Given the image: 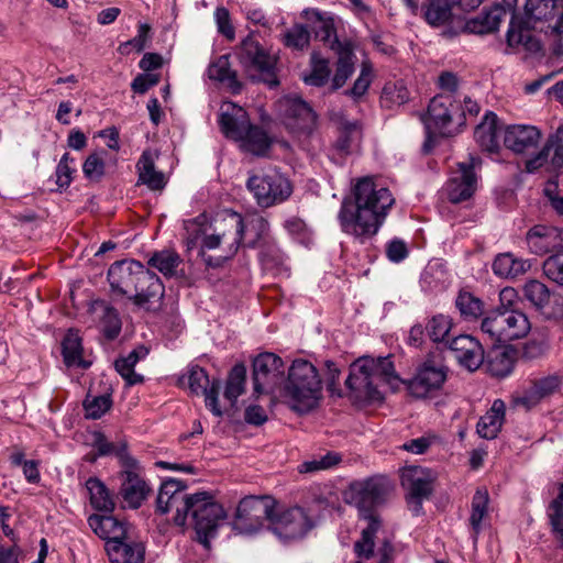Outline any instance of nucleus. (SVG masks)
I'll return each mask as SVG.
<instances>
[{"instance_id":"nucleus-1","label":"nucleus","mask_w":563,"mask_h":563,"mask_svg":"<svg viewBox=\"0 0 563 563\" xmlns=\"http://www.w3.org/2000/svg\"><path fill=\"white\" fill-rule=\"evenodd\" d=\"M394 203L387 187L376 185L374 178H356L351 184V195L341 202V230L364 243L378 233Z\"/></svg>"},{"instance_id":"nucleus-2","label":"nucleus","mask_w":563,"mask_h":563,"mask_svg":"<svg viewBox=\"0 0 563 563\" xmlns=\"http://www.w3.org/2000/svg\"><path fill=\"white\" fill-rule=\"evenodd\" d=\"M245 224L242 216L225 210L214 220L213 232L203 236L199 255L207 267L218 268L233 258L243 240Z\"/></svg>"},{"instance_id":"nucleus-3","label":"nucleus","mask_w":563,"mask_h":563,"mask_svg":"<svg viewBox=\"0 0 563 563\" xmlns=\"http://www.w3.org/2000/svg\"><path fill=\"white\" fill-rule=\"evenodd\" d=\"M284 397L289 407L306 413L317 407L322 390V382L314 365L306 360H295L288 369L284 384Z\"/></svg>"},{"instance_id":"nucleus-4","label":"nucleus","mask_w":563,"mask_h":563,"mask_svg":"<svg viewBox=\"0 0 563 563\" xmlns=\"http://www.w3.org/2000/svg\"><path fill=\"white\" fill-rule=\"evenodd\" d=\"M526 240L532 253H551L543 262V273L549 279L563 286V229L534 225L527 232Z\"/></svg>"},{"instance_id":"nucleus-5","label":"nucleus","mask_w":563,"mask_h":563,"mask_svg":"<svg viewBox=\"0 0 563 563\" xmlns=\"http://www.w3.org/2000/svg\"><path fill=\"white\" fill-rule=\"evenodd\" d=\"M189 515L194 521L197 540L209 548L210 539L216 536L220 522L227 517L223 507L210 493L198 492L194 494Z\"/></svg>"},{"instance_id":"nucleus-6","label":"nucleus","mask_w":563,"mask_h":563,"mask_svg":"<svg viewBox=\"0 0 563 563\" xmlns=\"http://www.w3.org/2000/svg\"><path fill=\"white\" fill-rule=\"evenodd\" d=\"M186 489L187 484L180 479H165L156 497L155 512L158 515L174 512L173 522L184 527L194 500V494H186Z\"/></svg>"},{"instance_id":"nucleus-7","label":"nucleus","mask_w":563,"mask_h":563,"mask_svg":"<svg viewBox=\"0 0 563 563\" xmlns=\"http://www.w3.org/2000/svg\"><path fill=\"white\" fill-rule=\"evenodd\" d=\"M275 499L269 496H249L243 498L236 508L232 527L239 533L252 534L271 523Z\"/></svg>"},{"instance_id":"nucleus-8","label":"nucleus","mask_w":563,"mask_h":563,"mask_svg":"<svg viewBox=\"0 0 563 563\" xmlns=\"http://www.w3.org/2000/svg\"><path fill=\"white\" fill-rule=\"evenodd\" d=\"M390 488V483L384 477L374 476L353 482L345 493V500L358 512H366V516H369V511H376V508L386 501Z\"/></svg>"},{"instance_id":"nucleus-9","label":"nucleus","mask_w":563,"mask_h":563,"mask_svg":"<svg viewBox=\"0 0 563 563\" xmlns=\"http://www.w3.org/2000/svg\"><path fill=\"white\" fill-rule=\"evenodd\" d=\"M242 63L247 67L253 81H261L269 87L278 85L276 76V57L271 55L257 41L247 37L242 42Z\"/></svg>"},{"instance_id":"nucleus-10","label":"nucleus","mask_w":563,"mask_h":563,"mask_svg":"<svg viewBox=\"0 0 563 563\" xmlns=\"http://www.w3.org/2000/svg\"><path fill=\"white\" fill-rule=\"evenodd\" d=\"M529 174H558L563 170V123L549 134L540 151L525 162Z\"/></svg>"},{"instance_id":"nucleus-11","label":"nucleus","mask_w":563,"mask_h":563,"mask_svg":"<svg viewBox=\"0 0 563 563\" xmlns=\"http://www.w3.org/2000/svg\"><path fill=\"white\" fill-rule=\"evenodd\" d=\"M284 362L274 353H262L253 361L254 393L274 394L284 382Z\"/></svg>"},{"instance_id":"nucleus-12","label":"nucleus","mask_w":563,"mask_h":563,"mask_svg":"<svg viewBox=\"0 0 563 563\" xmlns=\"http://www.w3.org/2000/svg\"><path fill=\"white\" fill-rule=\"evenodd\" d=\"M373 366V357H360L351 364L345 386L355 399L380 400L383 398L372 371Z\"/></svg>"},{"instance_id":"nucleus-13","label":"nucleus","mask_w":563,"mask_h":563,"mask_svg":"<svg viewBox=\"0 0 563 563\" xmlns=\"http://www.w3.org/2000/svg\"><path fill=\"white\" fill-rule=\"evenodd\" d=\"M147 269L141 262L135 260L117 261L108 269V282L112 294L117 297L128 298L135 290L140 278ZM141 282H143L141 279Z\"/></svg>"},{"instance_id":"nucleus-14","label":"nucleus","mask_w":563,"mask_h":563,"mask_svg":"<svg viewBox=\"0 0 563 563\" xmlns=\"http://www.w3.org/2000/svg\"><path fill=\"white\" fill-rule=\"evenodd\" d=\"M446 367L428 360L415 376L405 382L408 393L415 398H426L440 390L446 380Z\"/></svg>"},{"instance_id":"nucleus-15","label":"nucleus","mask_w":563,"mask_h":563,"mask_svg":"<svg viewBox=\"0 0 563 563\" xmlns=\"http://www.w3.org/2000/svg\"><path fill=\"white\" fill-rule=\"evenodd\" d=\"M269 527L282 540L290 541L302 538L312 525L301 507H292L280 512L274 509Z\"/></svg>"},{"instance_id":"nucleus-16","label":"nucleus","mask_w":563,"mask_h":563,"mask_svg":"<svg viewBox=\"0 0 563 563\" xmlns=\"http://www.w3.org/2000/svg\"><path fill=\"white\" fill-rule=\"evenodd\" d=\"M178 384L180 386L187 385L192 394L203 395L207 408H209L214 416H222V410L218 402L221 389L220 379L210 382L207 372L202 367L192 365L189 367L187 375L179 377Z\"/></svg>"},{"instance_id":"nucleus-17","label":"nucleus","mask_w":563,"mask_h":563,"mask_svg":"<svg viewBox=\"0 0 563 563\" xmlns=\"http://www.w3.org/2000/svg\"><path fill=\"white\" fill-rule=\"evenodd\" d=\"M246 186L262 208L283 202L292 192L288 178H247Z\"/></svg>"},{"instance_id":"nucleus-18","label":"nucleus","mask_w":563,"mask_h":563,"mask_svg":"<svg viewBox=\"0 0 563 563\" xmlns=\"http://www.w3.org/2000/svg\"><path fill=\"white\" fill-rule=\"evenodd\" d=\"M141 279L143 282H137L139 284L135 285V290L130 294L126 299L132 301L136 307L147 311L157 309L165 292L161 278L147 268Z\"/></svg>"},{"instance_id":"nucleus-19","label":"nucleus","mask_w":563,"mask_h":563,"mask_svg":"<svg viewBox=\"0 0 563 563\" xmlns=\"http://www.w3.org/2000/svg\"><path fill=\"white\" fill-rule=\"evenodd\" d=\"M446 343L459 364L471 372L479 368L485 361V351L482 343L472 335L461 334Z\"/></svg>"},{"instance_id":"nucleus-20","label":"nucleus","mask_w":563,"mask_h":563,"mask_svg":"<svg viewBox=\"0 0 563 563\" xmlns=\"http://www.w3.org/2000/svg\"><path fill=\"white\" fill-rule=\"evenodd\" d=\"M137 467H124L119 474L121 485L119 495L129 508L137 509L147 498L151 488L144 478L137 473Z\"/></svg>"},{"instance_id":"nucleus-21","label":"nucleus","mask_w":563,"mask_h":563,"mask_svg":"<svg viewBox=\"0 0 563 563\" xmlns=\"http://www.w3.org/2000/svg\"><path fill=\"white\" fill-rule=\"evenodd\" d=\"M542 139L539 128L530 124H510L504 129V145L516 154L537 147Z\"/></svg>"},{"instance_id":"nucleus-22","label":"nucleus","mask_w":563,"mask_h":563,"mask_svg":"<svg viewBox=\"0 0 563 563\" xmlns=\"http://www.w3.org/2000/svg\"><path fill=\"white\" fill-rule=\"evenodd\" d=\"M280 108L288 120V126L307 133L312 131L317 117L310 106L301 98L286 97L280 101Z\"/></svg>"},{"instance_id":"nucleus-23","label":"nucleus","mask_w":563,"mask_h":563,"mask_svg":"<svg viewBox=\"0 0 563 563\" xmlns=\"http://www.w3.org/2000/svg\"><path fill=\"white\" fill-rule=\"evenodd\" d=\"M218 123L225 137L236 142L251 124L247 112L233 102H224L221 106Z\"/></svg>"},{"instance_id":"nucleus-24","label":"nucleus","mask_w":563,"mask_h":563,"mask_svg":"<svg viewBox=\"0 0 563 563\" xmlns=\"http://www.w3.org/2000/svg\"><path fill=\"white\" fill-rule=\"evenodd\" d=\"M454 107L450 97L437 96L431 99L424 120L426 130L438 131L442 135L450 133L448 130L452 121V108Z\"/></svg>"},{"instance_id":"nucleus-25","label":"nucleus","mask_w":563,"mask_h":563,"mask_svg":"<svg viewBox=\"0 0 563 563\" xmlns=\"http://www.w3.org/2000/svg\"><path fill=\"white\" fill-rule=\"evenodd\" d=\"M303 16L307 20L306 27H308L310 33L313 32L317 38H320L331 48H334L339 44L334 29V21L331 16L314 9L305 10Z\"/></svg>"},{"instance_id":"nucleus-26","label":"nucleus","mask_w":563,"mask_h":563,"mask_svg":"<svg viewBox=\"0 0 563 563\" xmlns=\"http://www.w3.org/2000/svg\"><path fill=\"white\" fill-rule=\"evenodd\" d=\"M487 372L495 377L508 376L515 366L516 351L510 346H498L494 345L485 354Z\"/></svg>"},{"instance_id":"nucleus-27","label":"nucleus","mask_w":563,"mask_h":563,"mask_svg":"<svg viewBox=\"0 0 563 563\" xmlns=\"http://www.w3.org/2000/svg\"><path fill=\"white\" fill-rule=\"evenodd\" d=\"M512 289H504L500 292L501 302L507 299L508 295H512ZM501 310L506 320V327L509 328L507 330L509 340L514 341L525 338L531 329L528 317L520 310L506 307L504 303H501Z\"/></svg>"},{"instance_id":"nucleus-28","label":"nucleus","mask_w":563,"mask_h":563,"mask_svg":"<svg viewBox=\"0 0 563 563\" xmlns=\"http://www.w3.org/2000/svg\"><path fill=\"white\" fill-rule=\"evenodd\" d=\"M88 523L93 532L101 539L108 541H117L125 539V522L110 515H91Z\"/></svg>"},{"instance_id":"nucleus-29","label":"nucleus","mask_w":563,"mask_h":563,"mask_svg":"<svg viewBox=\"0 0 563 563\" xmlns=\"http://www.w3.org/2000/svg\"><path fill=\"white\" fill-rule=\"evenodd\" d=\"M108 556L112 563H142L144 547L142 543H128L124 539L106 543Z\"/></svg>"},{"instance_id":"nucleus-30","label":"nucleus","mask_w":563,"mask_h":563,"mask_svg":"<svg viewBox=\"0 0 563 563\" xmlns=\"http://www.w3.org/2000/svg\"><path fill=\"white\" fill-rule=\"evenodd\" d=\"M238 142L243 152L255 156H265L273 143L272 139L262 126L252 123L247 126L245 134L243 133L242 139H239Z\"/></svg>"},{"instance_id":"nucleus-31","label":"nucleus","mask_w":563,"mask_h":563,"mask_svg":"<svg viewBox=\"0 0 563 563\" xmlns=\"http://www.w3.org/2000/svg\"><path fill=\"white\" fill-rule=\"evenodd\" d=\"M506 406L501 399H496L490 409L481 417L476 426V431L481 438L492 440L500 432Z\"/></svg>"},{"instance_id":"nucleus-32","label":"nucleus","mask_w":563,"mask_h":563,"mask_svg":"<svg viewBox=\"0 0 563 563\" xmlns=\"http://www.w3.org/2000/svg\"><path fill=\"white\" fill-rule=\"evenodd\" d=\"M498 131V118L494 112L488 111L475 128L474 137L484 151L495 152L499 147Z\"/></svg>"},{"instance_id":"nucleus-33","label":"nucleus","mask_w":563,"mask_h":563,"mask_svg":"<svg viewBox=\"0 0 563 563\" xmlns=\"http://www.w3.org/2000/svg\"><path fill=\"white\" fill-rule=\"evenodd\" d=\"M82 343L81 338L77 331L69 330L62 341V355L64 364L67 367H79L87 369L90 367L91 362L82 357Z\"/></svg>"},{"instance_id":"nucleus-34","label":"nucleus","mask_w":563,"mask_h":563,"mask_svg":"<svg viewBox=\"0 0 563 563\" xmlns=\"http://www.w3.org/2000/svg\"><path fill=\"white\" fill-rule=\"evenodd\" d=\"M506 320L501 307L490 311L481 324L482 332L490 340L493 345L506 344L510 342Z\"/></svg>"},{"instance_id":"nucleus-35","label":"nucleus","mask_w":563,"mask_h":563,"mask_svg":"<svg viewBox=\"0 0 563 563\" xmlns=\"http://www.w3.org/2000/svg\"><path fill=\"white\" fill-rule=\"evenodd\" d=\"M148 354L145 345H139L126 356L120 357L114 362L117 372L123 377L129 386L143 383V376L134 372L136 363Z\"/></svg>"},{"instance_id":"nucleus-36","label":"nucleus","mask_w":563,"mask_h":563,"mask_svg":"<svg viewBox=\"0 0 563 563\" xmlns=\"http://www.w3.org/2000/svg\"><path fill=\"white\" fill-rule=\"evenodd\" d=\"M562 379L559 375H549L532 382L531 386L526 390L522 397V402L527 406H533L538 404L544 397H548L555 393Z\"/></svg>"},{"instance_id":"nucleus-37","label":"nucleus","mask_w":563,"mask_h":563,"mask_svg":"<svg viewBox=\"0 0 563 563\" xmlns=\"http://www.w3.org/2000/svg\"><path fill=\"white\" fill-rule=\"evenodd\" d=\"M409 482L407 501L412 511L419 515L422 509V500L429 498L432 494V483L429 478L421 476L418 470L412 472Z\"/></svg>"},{"instance_id":"nucleus-38","label":"nucleus","mask_w":563,"mask_h":563,"mask_svg":"<svg viewBox=\"0 0 563 563\" xmlns=\"http://www.w3.org/2000/svg\"><path fill=\"white\" fill-rule=\"evenodd\" d=\"M504 15L505 11L501 7H494L468 20L465 24V30L475 34L492 33L498 30Z\"/></svg>"},{"instance_id":"nucleus-39","label":"nucleus","mask_w":563,"mask_h":563,"mask_svg":"<svg viewBox=\"0 0 563 563\" xmlns=\"http://www.w3.org/2000/svg\"><path fill=\"white\" fill-rule=\"evenodd\" d=\"M530 268V263L511 253L498 254L493 263V272L504 278H516Z\"/></svg>"},{"instance_id":"nucleus-40","label":"nucleus","mask_w":563,"mask_h":563,"mask_svg":"<svg viewBox=\"0 0 563 563\" xmlns=\"http://www.w3.org/2000/svg\"><path fill=\"white\" fill-rule=\"evenodd\" d=\"M507 44L510 47L522 45L531 53H538L542 48L541 43L532 36L523 23L515 21L514 18L510 20L507 31Z\"/></svg>"},{"instance_id":"nucleus-41","label":"nucleus","mask_w":563,"mask_h":563,"mask_svg":"<svg viewBox=\"0 0 563 563\" xmlns=\"http://www.w3.org/2000/svg\"><path fill=\"white\" fill-rule=\"evenodd\" d=\"M522 296L545 318V314L550 311L548 305L551 294L543 283L537 279L527 282L522 287Z\"/></svg>"},{"instance_id":"nucleus-42","label":"nucleus","mask_w":563,"mask_h":563,"mask_svg":"<svg viewBox=\"0 0 563 563\" xmlns=\"http://www.w3.org/2000/svg\"><path fill=\"white\" fill-rule=\"evenodd\" d=\"M183 260L174 250H162L154 252L147 260L148 267L156 268L166 278L176 275L178 266Z\"/></svg>"},{"instance_id":"nucleus-43","label":"nucleus","mask_w":563,"mask_h":563,"mask_svg":"<svg viewBox=\"0 0 563 563\" xmlns=\"http://www.w3.org/2000/svg\"><path fill=\"white\" fill-rule=\"evenodd\" d=\"M96 448L99 455H114L118 457L123 468L139 466L137 461L129 453L125 440L109 442L104 438H100L96 442Z\"/></svg>"},{"instance_id":"nucleus-44","label":"nucleus","mask_w":563,"mask_h":563,"mask_svg":"<svg viewBox=\"0 0 563 563\" xmlns=\"http://www.w3.org/2000/svg\"><path fill=\"white\" fill-rule=\"evenodd\" d=\"M90 494V503L93 508L100 511L111 512L114 509V500L106 485L97 477H90L86 482Z\"/></svg>"},{"instance_id":"nucleus-45","label":"nucleus","mask_w":563,"mask_h":563,"mask_svg":"<svg viewBox=\"0 0 563 563\" xmlns=\"http://www.w3.org/2000/svg\"><path fill=\"white\" fill-rule=\"evenodd\" d=\"M444 189L450 202L460 203L474 195L477 189V178H450Z\"/></svg>"},{"instance_id":"nucleus-46","label":"nucleus","mask_w":563,"mask_h":563,"mask_svg":"<svg viewBox=\"0 0 563 563\" xmlns=\"http://www.w3.org/2000/svg\"><path fill=\"white\" fill-rule=\"evenodd\" d=\"M208 75L210 79L227 82L233 92L241 90V84L238 80L236 73L231 69L227 55L220 56L209 66Z\"/></svg>"},{"instance_id":"nucleus-47","label":"nucleus","mask_w":563,"mask_h":563,"mask_svg":"<svg viewBox=\"0 0 563 563\" xmlns=\"http://www.w3.org/2000/svg\"><path fill=\"white\" fill-rule=\"evenodd\" d=\"M409 90L404 81H388L385 84L382 95L380 104L386 109H394L408 102Z\"/></svg>"},{"instance_id":"nucleus-48","label":"nucleus","mask_w":563,"mask_h":563,"mask_svg":"<svg viewBox=\"0 0 563 563\" xmlns=\"http://www.w3.org/2000/svg\"><path fill=\"white\" fill-rule=\"evenodd\" d=\"M96 305L101 309L100 328L102 334L108 340H114L120 334L122 327L118 310L103 301Z\"/></svg>"},{"instance_id":"nucleus-49","label":"nucleus","mask_w":563,"mask_h":563,"mask_svg":"<svg viewBox=\"0 0 563 563\" xmlns=\"http://www.w3.org/2000/svg\"><path fill=\"white\" fill-rule=\"evenodd\" d=\"M342 462V455L335 451H328L323 455L313 456L298 465L300 474H311L320 471L330 470Z\"/></svg>"},{"instance_id":"nucleus-50","label":"nucleus","mask_w":563,"mask_h":563,"mask_svg":"<svg viewBox=\"0 0 563 563\" xmlns=\"http://www.w3.org/2000/svg\"><path fill=\"white\" fill-rule=\"evenodd\" d=\"M246 380V367L244 364H235L229 373L224 397L232 404L244 393Z\"/></svg>"},{"instance_id":"nucleus-51","label":"nucleus","mask_w":563,"mask_h":563,"mask_svg":"<svg viewBox=\"0 0 563 563\" xmlns=\"http://www.w3.org/2000/svg\"><path fill=\"white\" fill-rule=\"evenodd\" d=\"M311 69L308 75L303 76V81L310 86H323L330 76L328 59L321 57L317 52L311 54Z\"/></svg>"},{"instance_id":"nucleus-52","label":"nucleus","mask_w":563,"mask_h":563,"mask_svg":"<svg viewBox=\"0 0 563 563\" xmlns=\"http://www.w3.org/2000/svg\"><path fill=\"white\" fill-rule=\"evenodd\" d=\"M558 0H526V15L534 21L548 20L554 15Z\"/></svg>"},{"instance_id":"nucleus-53","label":"nucleus","mask_w":563,"mask_h":563,"mask_svg":"<svg viewBox=\"0 0 563 563\" xmlns=\"http://www.w3.org/2000/svg\"><path fill=\"white\" fill-rule=\"evenodd\" d=\"M455 305L466 319H476L483 313V301L468 291H460Z\"/></svg>"},{"instance_id":"nucleus-54","label":"nucleus","mask_w":563,"mask_h":563,"mask_svg":"<svg viewBox=\"0 0 563 563\" xmlns=\"http://www.w3.org/2000/svg\"><path fill=\"white\" fill-rule=\"evenodd\" d=\"M353 71L354 55L349 51H344L340 54L336 63L335 74L332 79V89L336 90L341 88L353 74Z\"/></svg>"},{"instance_id":"nucleus-55","label":"nucleus","mask_w":563,"mask_h":563,"mask_svg":"<svg viewBox=\"0 0 563 563\" xmlns=\"http://www.w3.org/2000/svg\"><path fill=\"white\" fill-rule=\"evenodd\" d=\"M112 407V398L110 394L100 396L87 395L84 400L86 417L90 419L101 418Z\"/></svg>"},{"instance_id":"nucleus-56","label":"nucleus","mask_w":563,"mask_h":563,"mask_svg":"<svg viewBox=\"0 0 563 563\" xmlns=\"http://www.w3.org/2000/svg\"><path fill=\"white\" fill-rule=\"evenodd\" d=\"M451 328V318L441 313L432 317L426 325L428 335L433 342H444Z\"/></svg>"},{"instance_id":"nucleus-57","label":"nucleus","mask_w":563,"mask_h":563,"mask_svg":"<svg viewBox=\"0 0 563 563\" xmlns=\"http://www.w3.org/2000/svg\"><path fill=\"white\" fill-rule=\"evenodd\" d=\"M283 41L287 47L302 51L310 43V32L306 25L295 24L284 34Z\"/></svg>"},{"instance_id":"nucleus-58","label":"nucleus","mask_w":563,"mask_h":563,"mask_svg":"<svg viewBox=\"0 0 563 563\" xmlns=\"http://www.w3.org/2000/svg\"><path fill=\"white\" fill-rule=\"evenodd\" d=\"M451 16V8L440 0H430L424 10L426 21L433 26L444 24Z\"/></svg>"},{"instance_id":"nucleus-59","label":"nucleus","mask_w":563,"mask_h":563,"mask_svg":"<svg viewBox=\"0 0 563 563\" xmlns=\"http://www.w3.org/2000/svg\"><path fill=\"white\" fill-rule=\"evenodd\" d=\"M372 80H373L372 65L367 62H363L362 67H361V73H360L357 79L354 81L353 87L346 91V95L351 96L353 99H360L368 90Z\"/></svg>"},{"instance_id":"nucleus-60","label":"nucleus","mask_w":563,"mask_h":563,"mask_svg":"<svg viewBox=\"0 0 563 563\" xmlns=\"http://www.w3.org/2000/svg\"><path fill=\"white\" fill-rule=\"evenodd\" d=\"M372 371L374 372L377 383H391L393 380L399 379L398 375L396 374L394 363L389 356L374 358V366Z\"/></svg>"},{"instance_id":"nucleus-61","label":"nucleus","mask_w":563,"mask_h":563,"mask_svg":"<svg viewBox=\"0 0 563 563\" xmlns=\"http://www.w3.org/2000/svg\"><path fill=\"white\" fill-rule=\"evenodd\" d=\"M488 504V495L487 493H482L477 490L473 497L472 501V514H471V525L476 533H478L481 529L482 520L486 514Z\"/></svg>"},{"instance_id":"nucleus-62","label":"nucleus","mask_w":563,"mask_h":563,"mask_svg":"<svg viewBox=\"0 0 563 563\" xmlns=\"http://www.w3.org/2000/svg\"><path fill=\"white\" fill-rule=\"evenodd\" d=\"M544 196L551 207L560 214H563V185L559 178H549L543 188Z\"/></svg>"},{"instance_id":"nucleus-63","label":"nucleus","mask_w":563,"mask_h":563,"mask_svg":"<svg viewBox=\"0 0 563 563\" xmlns=\"http://www.w3.org/2000/svg\"><path fill=\"white\" fill-rule=\"evenodd\" d=\"M358 135V126L356 122L346 123L343 125L341 134L335 143L334 150L342 156L350 153L352 142Z\"/></svg>"},{"instance_id":"nucleus-64","label":"nucleus","mask_w":563,"mask_h":563,"mask_svg":"<svg viewBox=\"0 0 563 563\" xmlns=\"http://www.w3.org/2000/svg\"><path fill=\"white\" fill-rule=\"evenodd\" d=\"M549 518L553 532L563 548V503L559 499L551 503Z\"/></svg>"}]
</instances>
